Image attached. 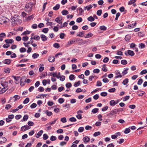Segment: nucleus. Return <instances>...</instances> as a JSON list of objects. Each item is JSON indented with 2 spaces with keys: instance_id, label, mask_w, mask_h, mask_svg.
I'll use <instances>...</instances> for the list:
<instances>
[{
  "instance_id": "f257e3e1",
  "label": "nucleus",
  "mask_w": 147,
  "mask_h": 147,
  "mask_svg": "<svg viewBox=\"0 0 147 147\" xmlns=\"http://www.w3.org/2000/svg\"><path fill=\"white\" fill-rule=\"evenodd\" d=\"M33 5L32 3L29 2L27 3L25 6V10L27 12L31 11L32 9V7Z\"/></svg>"
},
{
  "instance_id": "f03ea898",
  "label": "nucleus",
  "mask_w": 147,
  "mask_h": 147,
  "mask_svg": "<svg viewBox=\"0 0 147 147\" xmlns=\"http://www.w3.org/2000/svg\"><path fill=\"white\" fill-rule=\"evenodd\" d=\"M53 76V77H56L58 79H60V80L61 81H64L65 79V76H59L57 74V72L53 73L51 76Z\"/></svg>"
},
{
  "instance_id": "7ed1b4c3",
  "label": "nucleus",
  "mask_w": 147,
  "mask_h": 147,
  "mask_svg": "<svg viewBox=\"0 0 147 147\" xmlns=\"http://www.w3.org/2000/svg\"><path fill=\"white\" fill-rule=\"evenodd\" d=\"M125 54L126 56L129 55L131 56H133L135 55V53L134 52L130 50H127V52L125 51Z\"/></svg>"
},
{
  "instance_id": "20e7f679",
  "label": "nucleus",
  "mask_w": 147,
  "mask_h": 147,
  "mask_svg": "<svg viewBox=\"0 0 147 147\" xmlns=\"http://www.w3.org/2000/svg\"><path fill=\"white\" fill-rule=\"evenodd\" d=\"M78 40V38H76V39H73L69 41L67 43L68 45H71L73 44L76 43Z\"/></svg>"
},
{
  "instance_id": "39448f33",
  "label": "nucleus",
  "mask_w": 147,
  "mask_h": 147,
  "mask_svg": "<svg viewBox=\"0 0 147 147\" xmlns=\"http://www.w3.org/2000/svg\"><path fill=\"white\" fill-rule=\"evenodd\" d=\"M117 113L116 109L113 110L111 111L110 113L107 114V116L110 117V115L113 116L114 114H116Z\"/></svg>"
},
{
  "instance_id": "423d86ee",
  "label": "nucleus",
  "mask_w": 147,
  "mask_h": 147,
  "mask_svg": "<svg viewBox=\"0 0 147 147\" xmlns=\"http://www.w3.org/2000/svg\"><path fill=\"white\" fill-rule=\"evenodd\" d=\"M137 94L139 96H142L145 94V92H144L139 90L137 92Z\"/></svg>"
},
{
  "instance_id": "0eeeda50",
  "label": "nucleus",
  "mask_w": 147,
  "mask_h": 147,
  "mask_svg": "<svg viewBox=\"0 0 147 147\" xmlns=\"http://www.w3.org/2000/svg\"><path fill=\"white\" fill-rule=\"evenodd\" d=\"M11 62V60L9 59H5L2 61L3 63L7 65L9 64Z\"/></svg>"
},
{
  "instance_id": "6e6552de",
  "label": "nucleus",
  "mask_w": 147,
  "mask_h": 147,
  "mask_svg": "<svg viewBox=\"0 0 147 147\" xmlns=\"http://www.w3.org/2000/svg\"><path fill=\"white\" fill-rule=\"evenodd\" d=\"M7 141V139L5 137H0V143H5Z\"/></svg>"
},
{
  "instance_id": "1a4fd4ad",
  "label": "nucleus",
  "mask_w": 147,
  "mask_h": 147,
  "mask_svg": "<svg viewBox=\"0 0 147 147\" xmlns=\"http://www.w3.org/2000/svg\"><path fill=\"white\" fill-rule=\"evenodd\" d=\"M1 85L3 87L8 89V83L7 82H5L3 83H1Z\"/></svg>"
},
{
  "instance_id": "9d476101",
  "label": "nucleus",
  "mask_w": 147,
  "mask_h": 147,
  "mask_svg": "<svg viewBox=\"0 0 147 147\" xmlns=\"http://www.w3.org/2000/svg\"><path fill=\"white\" fill-rule=\"evenodd\" d=\"M48 60L50 62H53L55 61V57L53 56H49L48 58Z\"/></svg>"
},
{
  "instance_id": "9b49d317",
  "label": "nucleus",
  "mask_w": 147,
  "mask_h": 147,
  "mask_svg": "<svg viewBox=\"0 0 147 147\" xmlns=\"http://www.w3.org/2000/svg\"><path fill=\"white\" fill-rule=\"evenodd\" d=\"M90 140V138L87 136L83 138L84 142L85 143L88 142Z\"/></svg>"
},
{
  "instance_id": "f8f14e48",
  "label": "nucleus",
  "mask_w": 147,
  "mask_h": 147,
  "mask_svg": "<svg viewBox=\"0 0 147 147\" xmlns=\"http://www.w3.org/2000/svg\"><path fill=\"white\" fill-rule=\"evenodd\" d=\"M40 36L43 41H46L47 39V38L44 34H41Z\"/></svg>"
},
{
  "instance_id": "ddd939ff",
  "label": "nucleus",
  "mask_w": 147,
  "mask_h": 147,
  "mask_svg": "<svg viewBox=\"0 0 147 147\" xmlns=\"http://www.w3.org/2000/svg\"><path fill=\"white\" fill-rule=\"evenodd\" d=\"M7 90V88H6L5 87H3V88H2L0 87V94L4 93Z\"/></svg>"
},
{
  "instance_id": "4468645a",
  "label": "nucleus",
  "mask_w": 147,
  "mask_h": 147,
  "mask_svg": "<svg viewBox=\"0 0 147 147\" xmlns=\"http://www.w3.org/2000/svg\"><path fill=\"white\" fill-rule=\"evenodd\" d=\"M43 132V130H40L37 134V135L36 136V137L37 138H39L41 136Z\"/></svg>"
},
{
  "instance_id": "2eb2a0df",
  "label": "nucleus",
  "mask_w": 147,
  "mask_h": 147,
  "mask_svg": "<svg viewBox=\"0 0 147 147\" xmlns=\"http://www.w3.org/2000/svg\"><path fill=\"white\" fill-rule=\"evenodd\" d=\"M92 8V6L91 5H88L86 7H84V9L85 10H87L88 11H89Z\"/></svg>"
},
{
  "instance_id": "dca6fc26",
  "label": "nucleus",
  "mask_w": 147,
  "mask_h": 147,
  "mask_svg": "<svg viewBox=\"0 0 147 147\" xmlns=\"http://www.w3.org/2000/svg\"><path fill=\"white\" fill-rule=\"evenodd\" d=\"M13 39H6L5 40V42L7 44H11L13 42Z\"/></svg>"
},
{
  "instance_id": "f3484780",
  "label": "nucleus",
  "mask_w": 147,
  "mask_h": 147,
  "mask_svg": "<svg viewBox=\"0 0 147 147\" xmlns=\"http://www.w3.org/2000/svg\"><path fill=\"white\" fill-rule=\"evenodd\" d=\"M28 118V115H25L24 116L23 119H22L21 120V121L22 122L23 121H26L27 120Z\"/></svg>"
},
{
  "instance_id": "a211bd4d",
  "label": "nucleus",
  "mask_w": 147,
  "mask_h": 147,
  "mask_svg": "<svg viewBox=\"0 0 147 147\" xmlns=\"http://www.w3.org/2000/svg\"><path fill=\"white\" fill-rule=\"evenodd\" d=\"M93 35V34L92 33L89 32L84 37L85 38H88L92 37Z\"/></svg>"
},
{
  "instance_id": "6ab92c4d",
  "label": "nucleus",
  "mask_w": 147,
  "mask_h": 147,
  "mask_svg": "<svg viewBox=\"0 0 147 147\" xmlns=\"http://www.w3.org/2000/svg\"><path fill=\"white\" fill-rule=\"evenodd\" d=\"M60 5L59 4H57L55 7H54L53 9L55 10H57L60 8Z\"/></svg>"
},
{
  "instance_id": "aec40b11",
  "label": "nucleus",
  "mask_w": 147,
  "mask_h": 147,
  "mask_svg": "<svg viewBox=\"0 0 147 147\" xmlns=\"http://www.w3.org/2000/svg\"><path fill=\"white\" fill-rule=\"evenodd\" d=\"M61 13L63 15H66L69 13V12L68 11L64 9L62 11Z\"/></svg>"
},
{
  "instance_id": "412c9836",
  "label": "nucleus",
  "mask_w": 147,
  "mask_h": 147,
  "mask_svg": "<svg viewBox=\"0 0 147 147\" xmlns=\"http://www.w3.org/2000/svg\"><path fill=\"white\" fill-rule=\"evenodd\" d=\"M11 69L9 68H5L4 69V71L5 73H9Z\"/></svg>"
},
{
  "instance_id": "4be33fe9",
  "label": "nucleus",
  "mask_w": 147,
  "mask_h": 147,
  "mask_svg": "<svg viewBox=\"0 0 147 147\" xmlns=\"http://www.w3.org/2000/svg\"><path fill=\"white\" fill-rule=\"evenodd\" d=\"M124 70H123L122 72V74L124 75L127 73V71L128 70V69L127 68H125L124 69Z\"/></svg>"
},
{
  "instance_id": "5701e85b",
  "label": "nucleus",
  "mask_w": 147,
  "mask_h": 147,
  "mask_svg": "<svg viewBox=\"0 0 147 147\" xmlns=\"http://www.w3.org/2000/svg\"><path fill=\"white\" fill-rule=\"evenodd\" d=\"M87 20L89 21L92 22L94 20V18L92 16H90L87 18Z\"/></svg>"
},
{
  "instance_id": "b1692460",
  "label": "nucleus",
  "mask_w": 147,
  "mask_h": 147,
  "mask_svg": "<svg viewBox=\"0 0 147 147\" xmlns=\"http://www.w3.org/2000/svg\"><path fill=\"white\" fill-rule=\"evenodd\" d=\"M131 38L130 36L129 35H126L125 37V40L127 41H129Z\"/></svg>"
},
{
  "instance_id": "393cba45",
  "label": "nucleus",
  "mask_w": 147,
  "mask_h": 147,
  "mask_svg": "<svg viewBox=\"0 0 147 147\" xmlns=\"http://www.w3.org/2000/svg\"><path fill=\"white\" fill-rule=\"evenodd\" d=\"M139 47L140 49H142L145 47V45L143 43H141L139 44Z\"/></svg>"
},
{
  "instance_id": "a878e982",
  "label": "nucleus",
  "mask_w": 147,
  "mask_h": 147,
  "mask_svg": "<svg viewBox=\"0 0 147 147\" xmlns=\"http://www.w3.org/2000/svg\"><path fill=\"white\" fill-rule=\"evenodd\" d=\"M34 18V15H32L28 16V17H26V20H31L32 19H33Z\"/></svg>"
},
{
  "instance_id": "bb28decb",
  "label": "nucleus",
  "mask_w": 147,
  "mask_h": 147,
  "mask_svg": "<svg viewBox=\"0 0 147 147\" xmlns=\"http://www.w3.org/2000/svg\"><path fill=\"white\" fill-rule=\"evenodd\" d=\"M12 77L16 81H18L20 79V76H12Z\"/></svg>"
},
{
  "instance_id": "cd10ccee",
  "label": "nucleus",
  "mask_w": 147,
  "mask_h": 147,
  "mask_svg": "<svg viewBox=\"0 0 147 147\" xmlns=\"http://www.w3.org/2000/svg\"><path fill=\"white\" fill-rule=\"evenodd\" d=\"M100 29L102 30L105 31L107 30V28L105 26H102L100 27Z\"/></svg>"
},
{
  "instance_id": "c85d7f7f",
  "label": "nucleus",
  "mask_w": 147,
  "mask_h": 147,
  "mask_svg": "<svg viewBox=\"0 0 147 147\" xmlns=\"http://www.w3.org/2000/svg\"><path fill=\"white\" fill-rule=\"evenodd\" d=\"M110 105L111 106H114L116 105L115 101L114 100H112L110 101Z\"/></svg>"
},
{
  "instance_id": "c756f323",
  "label": "nucleus",
  "mask_w": 147,
  "mask_h": 147,
  "mask_svg": "<svg viewBox=\"0 0 147 147\" xmlns=\"http://www.w3.org/2000/svg\"><path fill=\"white\" fill-rule=\"evenodd\" d=\"M39 56V54L36 53H34L32 55V57L33 59L37 58Z\"/></svg>"
},
{
  "instance_id": "7c9ffc66",
  "label": "nucleus",
  "mask_w": 147,
  "mask_h": 147,
  "mask_svg": "<svg viewBox=\"0 0 147 147\" xmlns=\"http://www.w3.org/2000/svg\"><path fill=\"white\" fill-rule=\"evenodd\" d=\"M105 64H104L102 66V69L105 72H107L108 71V69L107 67H105Z\"/></svg>"
},
{
  "instance_id": "2f4dec72",
  "label": "nucleus",
  "mask_w": 147,
  "mask_h": 147,
  "mask_svg": "<svg viewBox=\"0 0 147 147\" xmlns=\"http://www.w3.org/2000/svg\"><path fill=\"white\" fill-rule=\"evenodd\" d=\"M45 113L47 114V115L49 116H51L52 114V113L51 112L49 111L48 110L46 111Z\"/></svg>"
},
{
  "instance_id": "473e14b6",
  "label": "nucleus",
  "mask_w": 147,
  "mask_h": 147,
  "mask_svg": "<svg viewBox=\"0 0 147 147\" xmlns=\"http://www.w3.org/2000/svg\"><path fill=\"white\" fill-rule=\"evenodd\" d=\"M130 127H129V128H126L125 129V130L124 131V133L125 134H127L130 132V129L129 128Z\"/></svg>"
},
{
  "instance_id": "72a5a7b5",
  "label": "nucleus",
  "mask_w": 147,
  "mask_h": 147,
  "mask_svg": "<svg viewBox=\"0 0 147 147\" xmlns=\"http://www.w3.org/2000/svg\"><path fill=\"white\" fill-rule=\"evenodd\" d=\"M84 31H82V32H80L79 34H77V36L82 37L84 36Z\"/></svg>"
},
{
  "instance_id": "f704fd0d",
  "label": "nucleus",
  "mask_w": 147,
  "mask_h": 147,
  "mask_svg": "<svg viewBox=\"0 0 147 147\" xmlns=\"http://www.w3.org/2000/svg\"><path fill=\"white\" fill-rule=\"evenodd\" d=\"M26 51V49L24 47H22L20 49V51L21 53L25 52Z\"/></svg>"
},
{
  "instance_id": "c9c22d12",
  "label": "nucleus",
  "mask_w": 147,
  "mask_h": 147,
  "mask_svg": "<svg viewBox=\"0 0 147 147\" xmlns=\"http://www.w3.org/2000/svg\"><path fill=\"white\" fill-rule=\"evenodd\" d=\"M69 121H70L71 122H76V121L77 120L74 117H72L71 118H70L69 119Z\"/></svg>"
},
{
  "instance_id": "e433bc0d",
  "label": "nucleus",
  "mask_w": 147,
  "mask_h": 147,
  "mask_svg": "<svg viewBox=\"0 0 147 147\" xmlns=\"http://www.w3.org/2000/svg\"><path fill=\"white\" fill-rule=\"evenodd\" d=\"M98 108H94L92 110V112L94 113H96L98 112Z\"/></svg>"
},
{
  "instance_id": "4c0bfd02",
  "label": "nucleus",
  "mask_w": 147,
  "mask_h": 147,
  "mask_svg": "<svg viewBox=\"0 0 147 147\" xmlns=\"http://www.w3.org/2000/svg\"><path fill=\"white\" fill-rule=\"evenodd\" d=\"M64 101V99L63 98H59L58 100V102L60 104H62L63 103Z\"/></svg>"
},
{
  "instance_id": "58836bf2",
  "label": "nucleus",
  "mask_w": 147,
  "mask_h": 147,
  "mask_svg": "<svg viewBox=\"0 0 147 147\" xmlns=\"http://www.w3.org/2000/svg\"><path fill=\"white\" fill-rule=\"evenodd\" d=\"M128 82V79L127 78H125L124 79L122 82V83L124 85H125Z\"/></svg>"
},
{
  "instance_id": "ea45409f",
  "label": "nucleus",
  "mask_w": 147,
  "mask_h": 147,
  "mask_svg": "<svg viewBox=\"0 0 147 147\" xmlns=\"http://www.w3.org/2000/svg\"><path fill=\"white\" fill-rule=\"evenodd\" d=\"M75 78V76L74 75L71 74L69 76V79L70 80H73Z\"/></svg>"
},
{
  "instance_id": "a19ab883",
  "label": "nucleus",
  "mask_w": 147,
  "mask_h": 147,
  "mask_svg": "<svg viewBox=\"0 0 147 147\" xmlns=\"http://www.w3.org/2000/svg\"><path fill=\"white\" fill-rule=\"evenodd\" d=\"M121 63L123 65H125L127 64V62L126 60L123 59L121 61Z\"/></svg>"
},
{
  "instance_id": "79ce46f5",
  "label": "nucleus",
  "mask_w": 147,
  "mask_h": 147,
  "mask_svg": "<svg viewBox=\"0 0 147 147\" xmlns=\"http://www.w3.org/2000/svg\"><path fill=\"white\" fill-rule=\"evenodd\" d=\"M53 45L54 47L56 48L57 49H58L60 47V46L59 44L57 43H55L53 44Z\"/></svg>"
},
{
  "instance_id": "37998d69",
  "label": "nucleus",
  "mask_w": 147,
  "mask_h": 147,
  "mask_svg": "<svg viewBox=\"0 0 147 147\" xmlns=\"http://www.w3.org/2000/svg\"><path fill=\"white\" fill-rule=\"evenodd\" d=\"M100 132L99 131L95 132L93 134L94 136L96 137L100 134Z\"/></svg>"
},
{
  "instance_id": "c03bdc74",
  "label": "nucleus",
  "mask_w": 147,
  "mask_h": 147,
  "mask_svg": "<svg viewBox=\"0 0 147 147\" xmlns=\"http://www.w3.org/2000/svg\"><path fill=\"white\" fill-rule=\"evenodd\" d=\"M20 97L19 96L17 95L14 96L13 97V98H15L14 101H16L17 100L19 99L20 98Z\"/></svg>"
},
{
  "instance_id": "a18cd8bd",
  "label": "nucleus",
  "mask_w": 147,
  "mask_h": 147,
  "mask_svg": "<svg viewBox=\"0 0 147 147\" xmlns=\"http://www.w3.org/2000/svg\"><path fill=\"white\" fill-rule=\"evenodd\" d=\"M80 81H79L77 82H75L74 83V86L75 87H78L80 85Z\"/></svg>"
},
{
  "instance_id": "49530a36",
  "label": "nucleus",
  "mask_w": 147,
  "mask_h": 147,
  "mask_svg": "<svg viewBox=\"0 0 147 147\" xmlns=\"http://www.w3.org/2000/svg\"><path fill=\"white\" fill-rule=\"evenodd\" d=\"M136 24L137 23L135 22V23L129 25L128 26L130 28H133L134 27V26H136Z\"/></svg>"
},
{
  "instance_id": "de8ad7c7",
  "label": "nucleus",
  "mask_w": 147,
  "mask_h": 147,
  "mask_svg": "<svg viewBox=\"0 0 147 147\" xmlns=\"http://www.w3.org/2000/svg\"><path fill=\"white\" fill-rule=\"evenodd\" d=\"M143 82V80L142 79L140 78L139 79L137 82V84L138 85H141Z\"/></svg>"
},
{
  "instance_id": "09e8293b",
  "label": "nucleus",
  "mask_w": 147,
  "mask_h": 147,
  "mask_svg": "<svg viewBox=\"0 0 147 147\" xmlns=\"http://www.w3.org/2000/svg\"><path fill=\"white\" fill-rule=\"evenodd\" d=\"M49 136L48 135L46 134H45L43 135V139L44 140H47Z\"/></svg>"
},
{
  "instance_id": "8fccbe9b",
  "label": "nucleus",
  "mask_w": 147,
  "mask_h": 147,
  "mask_svg": "<svg viewBox=\"0 0 147 147\" xmlns=\"http://www.w3.org/2000/svg\"><path fill=\"white\" fill-rule=\"evenodd\" d=\"M49 31V29L47 28H43L42 30V32H44L45 33H47Z\"/></svg>"
},
{
  "instance_id": "3c124183",
  "label": "nucleus",
  "mask_w": 147,
  "mask_h": 147,
  "mask_svg": "<svg viewBox=\"0 0 147 147\" xmlns=\"http://www.w3.org/2000/svg\"><path fill=\"white\" fill-rule=\"evenodd\" d=\"M29 101V98H26L24 101L23 103L24 104H25L27 103Z\"/></svg>"
},
{
  "instance_id": "603ef678",
  "label": "nucleus",
  "mask_w": 147,
  "mask_h": 147,
  "mask_svg": "<svg viewBox=\"0 0 147 147\" xmlns=\"http://www.w3.org/2000/svg\"><path fill=\"white\" fill-rule=\"evenodd\" d=\"M137 0H131L128 2V5H131L133 3H134Z\"/></svg>"
},
{
  "instance_id": "864d4df0",
  "label": "nucleus",
  "mask_w": 147,
  "mask_h": 147,
  "mask_svg": "<svg viewBox=\"0 0 147 147\" xmlns=\"http://www.w3.org/2000/svg\"><path fill=\"white\" fill-rule=\"evenodd\" d=\"M57 139V138L56 136H51L50 138V140L51 141H53L56 140Z\"/></svg>"
},
{
  "instance_id": "5fc2aeb1",
  "label": "nucleus",
  "mask_w": 147,
  "mask_h": 147,
  "mask_svg": "<svg viewBox=\"0 0 147 147\" xmlns=\"http://www.w3.org/2000/svg\"><path fill=\"white\" fill-rule=\"evenodd\" d=\"M65 86L67 88H69L71 87L72 86V84L71 83L69 82L68 83H67L66 84Z\"/></svg>"
},
{
  "instance_id": "6e6d98bb",
  "label": "nucleus",
  "mask_w": 147,
  "mask_h": 147,
  "mask_svg": "<svg viewBox=\"0 0 147 147\" xmlns=\"http://www.w3.org/2000/svg\"><path fill=\"white\" fill-rule=\"evenodd\" d=\"M107 93L105 92H102L100 93L101 96H107Z\"/></svg>"
},
{
  "instance_id": "4d7b16f0",
  "label": "nucleus",
  "mask_w": 147,
  "mask_h": 147,
  "mask_svg": "<svg viewBox=\"0 0 147 147\" xmlns=\"http://www.w3.org/2000/svg\"><path fill=\"white\" fill-rule=\"evenodd\" d=\"M102 11L101 9L98 10L97 11V14L98 16H100L101 15Z\"/></svg>"
},
{
  "instance_id": "13d9d810",
  "label": "nucleus",
  "mask_w": 147,
  "mask_h": 147,
  "mask_svg": "<svg viewBox=\"0 0 147 147\" xmlns=\"http://www.w3.org/2000/svg\"><path fill=\"white\" fill-rule=\"evenodd\" d=\"M37 106V105L36 103H32L30 106V107L32 108L33 109L35 108Z\"/></svg>"
},
{
  "instance_id": "bf43d9fd",
  "label": "nucleus",
  "mask_w": 147,
  "mask_h": 147,
  "mask_svg": "<svg viewBox=\"0 0 147 147\" xmlns=\"http://www.w3.org/2000/svg\"><path fill=\"white\" fill-rule=\"evenodd\" d=\"M82 115L81 114H78L76 115V117H77V118L78 119H79V120H80V119H82Z\"/></svg>"
},
{
  "instance_id": "052dcab7",
  "label": "nucleus",
  "mask_w": 147,
  "mask_h": 147,
  "mask_svg": "<svg viewBox=\"0 0 147 147\" xmlns=\"http://www.w3.org/2000/svg\"><path fill=\"white\" fill-rule=\"evenodd\" d=\"M115 88H113L109 89L108 91L110 92H113L115 91Z\"/></svg>"
},
{
  "instance_id": "680f3d73",
  "label": "nucleus",
  "mask_w": 147,
  "mask_h": 147,
  "mask_svg": "<svg viewBox=\"0 0 147 147\" xmlns=\"http://www.w3.org/2000/svg\"><path fill=\"white\" fill-rule=\"evenodd\" d=\"M11 107V106L10 104H7L6 105L5 109L6 110H8Z\"/></svg>"
},
{
  "instance_id": "e2e57ef3",
  "label": "nucleus",
  "mask_w": 147,
  "mask_h": 147,
  "mask_svg": "<svg viewBox=\"0 0 147 147\" xmlns=\"http://www.w3.org/2000/svg\"><path fill=\"white\" fill-rule=\"evenodd\" d=\"M82 21V18L79 17L76 20V22L78 23H80Z\"/></svg>"
},
{
  "instance_id": "0e129e2a",
  "label": "nucleus",
  "mask_w": 147,
  "mask_h": 147,
  "mask_svg": "<svg viewBox=\"0 0 147 147\" xmlns=\"http://www.w3.org/2000/svg\"><path fill=\"white\" fill-rule=\"evenodd\" d=\"M61 19L59 17H57L55 20V21L58 23H59L60 20H61Z\"/></svg>"
},
{
  "instance_id": "69168bd1",
  "label": "nucleus",
  "mask_w": 147,
  "mask_h": 147,
  "mask_svg": "<svg viewBox=\"0 0 147 147\" xmlns=\"http://www.w3.org/2000/svg\"><path fill=\"white\" fill-rule=\"evenodd\" d=\"M84 127H80L79 128L78 131L79 132H82L84 130Z\"/></svg>"
},
{
  "instance_id": "338daca9",
  "label": "nucleus",
  "mask_w": 147,
  "mask_h": 147,
  "mask_svg": "<svg viewBox=\"0 0 147 147\" xmlns=\"http://www.w3.org/2000/svg\"><path fill=\"white\" fill-rule=\"evenodd\" d=\"M147 73V71L146 69H144L142 70L140 73L141 75L145 74Z\"/></svg>"
},
{
  "instance_id": "774afa93",
  "label": "nucleus",
  "mask_w": 147,
  "mask_h": 147,
  "mask_svg": "<svg viewBox=\"0 0 147 147\" xmlns=\"http://www.w3.org/2000/svg\"><path fill=\"white\" fill-rule=\"evenodd\" d=\"M61 121L63 123H65L67 121L65 117L61 118Z\"/></svg>"
}]
</instances>
